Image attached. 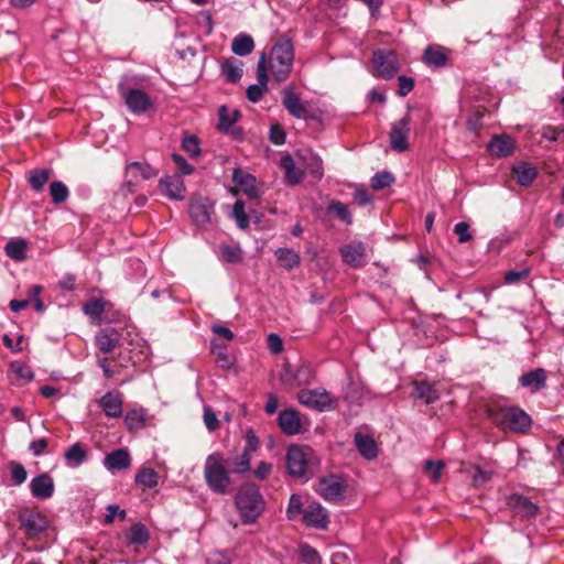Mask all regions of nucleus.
Returning <instances> with one entry per match:
<instances>
[{
    "label": "nucleus",
    "mask_w": 564,
    "mask_h": 564,
    "mask_svg": "<svg viewBox=\"0 0 564 564\" xmlns=\"http://www.w3.org/2000/svg\"><path fill=\"white\" fill-rule=\"evenodd\" d=\"M54 480L47 473L34 477L30 481L31 494L37 499H50L54 494Z\"/></svg>",
    "instance_id": "6ab92c4d"
},
{
    "label": "nucleus",
    "mask_w": 564,
    "mask_h": 564,
    "mask_svg": "<svg viewBox=\"0 0 564 564\" xmlns=\"http://www.w3.org/2000/svg\"><path fill=\"white\" fill-rule=\"evenodd\" d=\"M302 499L299 495H292L289 500L286 514L290 520L295 519L302 512Z\"/></svg>",
    "instance_id": "6e6d98bb"
},
{
    "label": "nucleus",
    "mask_w": 564,
    "mask_h": 564,
    "mask_svg": "<svg viewBox=\"0 0 564 564\" xmlns=\"http://www.w3.org/2000/svg\"><path fill=\"white\" fill-rule=\"evenodd\" d=\"M229 473L221 453L214 452L207 456L204 465V477L213 492L225 495L229 491L232 485Z\"/></svg>",
    "instance_id": "20e7f679"
},
{
    "label": "nucleus",
    "mask_w": 564,
    "mask_h": 564,
    "mask_svg": "<svg viewBox=\"0 0 564 564\" xmlns=\"http://www.w3.org/2000/svg\"><path fill=\"white\" fill-rule=\"evenodd\" d=\"M303 521L307 527L325 529L328 524L327 511L318 502H312L304 510Z\"/></svg>",
    "instance_id": "aec40b11"
},
{
    "label": "nucleus",
    "mask_w": 564,
    "mask_h": 564,
    "mask_svg": "<svg viewBox=\"0 0 564 564\" xmlns=\"http://www.w3.org/2000/svg\"><path fill=\"white\" fill-rule=\"evenodd\" d=\"M232 216L240 229H247L249 227V217L245 210V203L242 200H236L232 208Z\"/></svg>",
    "instance_id": "49530a36"
},
{
    "label": "nucleus",
    "mask_w": 564,
    "mask_h": 564,
    "mask_svg": "<svg viewBox=\"0 0 564 564\" xmlns=\"http://www.w3.org/2000/svg\"><path fill=\"white\" fill-rule=\"evenodd\" d=\"M86 458V452L78 444L72 445L65 453V459L73 466H79Z\"/></svg>",
    "instance_id": "37998d69"
},
{
    "label": "nucleus",
    "mask_w": 564,
    "mask_h": 564,
    "mask_svg": "<svg viewBox=\"0 0 564 564\" xmlns=\"http://www.w3.org/2000/svg\"><path fill=\"white\" fill-rule=\"evenodd\" d=\"M219 259L226 263H239L242 260V250L238 245H221Z\"/></svg>",
    "instance_id": "4c0bfd02"
},
{
    "label": "nucleus",
    "mask_w": 564,
    "mask_h": 564,
    "mask_svg": "<svg viewBox=\"0 0 564 564\" xmlns=\"http://www.w3.org/2000/svg\"><path fill=\"white\" fill-rule=\"evenodd\" d=\"M282 105L294 118L303 120H315L318 118L311 104L308 101L303 102L292 86L284 88Z\"/></svg>",
    "instance_id": "423d86ee"
},
{
    "label": "nucleus",
    "mask_w": 564,
    "mask_h": 564,
    "mask_svg": "<svg viewBox=\"0 0 564 564\" xmlns=\"http://www.w3.org/2000/svg\"><path fill=\"white\" fill-rule=\"evenodd\" d=\"M182 148L192 158H198L200 155V144L196 135H184L182 140Z\"/></svg>",
    "instance_id": "3c124183"
},
{
    "label": "nucleus",
    "mask_w": 564,
    "mask_h": 564,
    "mask_svg": "<svg viewBox=\"0 0 564 564\" xmlns=\"http://www.w3.org/2000/svg\"><path fill=\"white\" fill-rule=\"evenodd\" d=\"M293 61L292 41L282 37L271 48L269 61H267V72L270 70L276 82H284L291 74Z\"/></svg>",
    "instance_id": "f03ea898"
},
{
    "label": "nucleus",
    "mask_w": 564,
    "mask_h": 564,
    "mask_svg": "<svg viewBox=\"0 0 564 564\" xmlns=\"http://www.w3.org/2000/svg\"><path fill=\"white\" fill-rule=\"evenodd\" d=\"M275 256H276L279 263L288 270H292L300 263L299 254L295 251H293L292 249L279 248L275 251Z\"/></svg>",
    "instance_id": "58836bf2"
},
{
    "label": "nucleus",
    "mask_w": 564,
    "mask_h": 564,
    "mask_svg": "<svg viewBox=\"0 0 564 564\" xmlns=\"http://www.w3.org/2000/svg\"><path fill=\"white\" fill-rule=\"evenodd\" d=\"M413 386L414 397L422 400L425 404L434 403L440 399V394L432 383L427 381H415Z\"/></svg>",
    "instance_id": "c756f323"
},
{
    "label": "nucleus",
    "mask_w": 564,
    "mask_h": 564,
    "mask_svg": "<svg viewBox=\"0 0 564 564\" xmlns=\"http://www.w3.org/2000/svg\"><path fill=\"white\" fill-rule=\"evenodd\" d=\"M242 66L243 63L235 57L225 59L220 69L226 82L231 84L239 82L243 74Z\"/></svg>",
    "instance_id": "c85d7f7f"
},
{
    "label": "nucleus",
    "mask_w": 564,
    "mask_h": 564,
    "mask_svg": "<svg viewBox=\"0 0 564 564\" xmlns=\"http://www.w3.org/2000/svg\"><path fill=\"white\" fill-rule=\"evenodd\" d=\"M301 553L306 563L322 564V558H321L318 552L315 549H313L312 546H310V545L303 546Z\"/></svg>",
    "instance_id": "13d9d810"
},
{
    "label": "nucleus",
    "mask_w": 564,
    "mask_h": 564,
    "mask_svg": "<svg viewBox=\"0 0 564 564\" xmlns=\"http://www.w3.org/2000/svg\"><path fill=\"white\" fill-rule=\"evenodd\" d=\"M314 379V370L310 365L302 364L293 366L285 364L280 373V380L289 387H301L312 383Z\"/></svg>",
    "instance_id": "6e6552de"
},
{
    "label": "nucleus",
    "mask_w": 564,
    "mask_h": 564,
    "mask_svg": "<svg viewBox=\"0 0 564 564\" xmlns=\"http://www.w3.org/2000/svg\"><path fill=\"white\" fill-rule=\"evenodd\" d=\"M268 347L272 354H279L283 349V341L276 334H269L268 336Z\"/></svg>",
    "instance_id": "774afa93"
},
{
    "label": "nucleus",
    "mask_w": 564,
    "mask_h": 564,
    "mask_svg": "<svg viewBox=\"0 0 564 564\" xmlns=\"http://www.w3.org/2000/svg\"><path fill=\"white\" fill-rule=\"evenodd\" d=\"M120 335L117 329L107 327L96 335V346L102 354L111 352L118 345Z\"/></svg>",
    "instance_id": "b1692460"
},
{
    "label": "nucleus",
    "mask_w": 564,
    "mask_h": 564,
    "mask_svg": "<svg viewBox=\"0 0 564 564\" xmlns=\"http://www.w3.org/2000/svg\"><path fill=\"white\" fill-rule=\"evenodd\" d=\"M236 507L243 524L254 523L264 511L265 501L256 485H243L236 496Z\"/></svg>",
    "instance_id": "7ed1b4c3"
},
{
    "label": "nucleus",
    "mask_w": 564,
    "mask_h": 564,
    "mask_svg": "<svg viewBox=\"0 0 564 564\" xmlns=\"http://www.w3.org/2000/svg\"><path fill=\"white\" fill-rule=\"evenodd\" d=\"M454 232L458 237V241L460 243H465L471 239V235L469 232V225L465 221L458 223L454 226Z\"/></svg>",
    "instance_id": "052dcab7"
},
{
    "label": "nucleus",
    "mask_w": 564,
    "mask_h": 564,
    "mask_svg": "<svg viewBox=\"0 0 564 564\" xmlns=\"http://www.w3.org/2000/svg\"><path fill=\"white\" fill-rule=\"evenodd\" d=\"M160 191L169 198L174 200H183L185 198V185L180 174L165 176L159 182Z\"/></svg>",
    "instance_id": "f3484780"
},
{
    "label": "nucleus",
    "mask_w": 564,
    "mask_h": 564,
    "mask_svg": "<svg viewBox=\"0 0 564 564\" xmlns=\"http://www.w3.org/2000/svg\"><path fill=\"white\" fill-rule=\"evenodd\" d=\"M141 165L139 162H131L127 166L126 182L122 191L127 193H134L140 184Z\"/></svg>",
    "instance_id": "72a5a7b5"
},
{
    "label": "nucleus",
    "mask_w": 564,
    "mask_h": 564,
    "mask_svg": "<svg viewBox=\"0 0 564 564\" xmlns=\"http://www.w3.org/2000/svg\"><path fill=\"white\" fill-rule=\"evenodd\" d=\"M444 466L445 465L442 460H426L423 469L427 475H430L431 480L436 484L441 479V473Z\"/></svg>",
    "instance_id": "603ef678"
},
{
    "label": "nucleus",
    "mask_w": 564,
    "mask_h": 564,
    "mask_svg": "<svg viewBox=\"0 0 564 564\" xmlns=\"http://www.w3.org/2000/svg\"><path fill=\"white\" fill-rule=\"evenodd\" d=\"M487 415L501 430L516 433L527 432L532 423L531 417L518 406H489Z\"/></svg>",
    "instance_id": "f257e3e1"
},
{
    "label": "nucleus",
    "mask_w": 564,
    "mask_h": 564,
    "mask_svg": "<svg viewBox=\"0 0 564 564\" xmlns=\"http://www.w3.org/2000/svg\"><path fill=\"white\" fill-rule=\"evenodd\" d=\"M100 405L108 416L118 417L122 413L121 399L116 393H106L100 400Z\"/></svg>",
    "instance_id": "f704fd0d"
},
{
    "label": "nucleus",
    "mask_w": 564,
    "mask_h": 564,
    "mask_svg": "<svg viewBox=\"0 0 564 564\" xmlns=\"http://www.w3.org/2000/svg\"><path fill=\"white\" fill-rule=\"evenodd\" d=\"M529 272H530L529 269H522L519 271H514V270L507 271L505 273V281L508 284L517 283L521 280H524L529 275Z\"/></svg>",
    "instance_id": "69168bd1"
},
{
    "label": "nucleus",
    "mask_w": 564,
    "mask_h": 564,
    "mask_svg": "<svg viewBox=\"0 0 564 564\" xmlns=\"http://www.w3.org/2000/svg\"><path fill=\"white\" fill-rule=\"evenodd\" d=\"M10 370L23 383L30 382L33 379V377H34L33 371L31 370V368L28 365L23 364V362H19V361L11 362Z\"/></svg>",
    "instance_id": "c03bdc74"
},
{
    "label": "nucleus",
    "mask_w": 564,
    "mask_h": 564,
    "mask_svg": "<svg viewBox=\"0 0 564 564\" xmlns=\"http://www.w3.org/2000/svg\"><path fill=\"white\" fill-rule=\"evenodd\" d=\"M286 134L280 124H273L270 129V141L275 145H281L285 142Z\"/></svg>",
    "instance_id": "680f3d73"
},
{
    "label": "nucleus",
    "mask_w": 564,
    "mask_h": 564,
    "mask_svg": "<svg viewBox=\"0 0 564 564\" xmlns=\"http://www.w3.org/2000/svg\"><path fill=\"white\" fill-rule=\"evenodd\" d=\"M394 182V176L390 172H379L371 178V187L376 191L389 187Z\"/></svg>",
    "instance_id": "8fccbe9b"
},
{
    "label": "nucleus",
    "mask_w": 564,
    "mask_h": 564,
    "mask_svg": "<svg viewBox=\"0 0 564 564\" xmlns=\"http://www.w3.org/2000/svg\"><path fill=\"white\" fill-rule=\"evenodd\" d=\"M251 457L241 453L238 456L225 459L228 470L235 474H245L250 470Z\"/></svg>",
    "instance_id": "e433bc0d"
},
{
    "label": "nucleus",
    "mask_w": 564,
    "mask_h": 564,
    "mask_svg": "<svg viewBox=\"0 0 564 564\" xmlns=\"http://www.w3.org/2000/svg\"><path fill=\"white\" fill-rule=\"evenodd\" d=\"M355 445L360 455L368 460H371L378 456L377 444L370 435L356 433Z\"/></svg>",
    "instance_id": "cd10ccee"
},
{
    "label": "nucleus",
    "mask_w": 564,
    "mask_h": 564,
    "mask_svg": "<svg viewBox=\"0 0 564 564\" xmlns=\"http://www.w3.org/2000/svg\"><path fill=\"white\" fill-rule=\"evenodd\" d=\"M22 528H24L29 534H40L48 528L47 518L40 511L24 508L19 512L18 517Z\"/></svg>",
    "instance_id": "f8f14e48"
},
{
    "label": "nucleus",
    "mask_w": 564,
    "mask_h": 564,
    "mask_svg": "<svg viewBox=\"0 0 564 564\" xmlns=\"http://www.w3.org/2000/svg\"><path fill=\"white\" fill-rule=\"evenodd\" d=\"M344 491L345 481L336 475L321 478L317 485V492L327 501H340L344 497Z\"/></svg>",
    "instance_id": "9d476101"
},
{
    "label": "nucleus",
    "mask_w": 564,
    "mask_h": 564,
    "mask_svg": "<svg viewBox=\"0 0 564 564\" xmlns=\"http://www.w3.org/2000/svg\"><path fill=\"white\" fill-rule=\"evenodd\" d=\"M172 159L177 166L178 174L182 175H189L193 173L194 167L180 154H173Z\"/></svg>",
    "instance_id": "bf43d9fd"
},
{
    "label": "nucleus",
    "mask_w": 564,
    "mask_h": 564,
    "mask_svg": "<svg viewBox=\"0 0 564 564\" xmlns=\"http://www.w3.org/2000/svg\"><path fill=\"white\" fill-rule=\"evenodd\" d=\"M448 59V55L446 53V50H444L442 46H429L423 54L422 61L434 67H443L446 65Z\"/></svg>",
    "instance_id": "7c9ffc66"
},
{
    "label": "nucleus",
    "mask_w": 564,
    "mask_h": 564,
    "mask_svg": "<svg viewBox=\"0 0 564 564\" xmlns=\"http://www.w3.org/2000/svg\"><path fill=\"white\" fill-rule=\"evenodd\" d=\"M9 469L14 481V485L20 486L26 480L28 473L22 464L12 460L9 463Z\"/></svg>",
    "instance_id": "864d4df0"
},
{
    "label": "nucleus",
    "mask_w": 564,
    "mask_h": 564,
    "mask_svg": "<svg viewBox=\"0 0 564 564\" xmlns=\"http://www.w3.org/2000/svg\"><path fill=\"white\" fill-rule=\"evenodd\" d=\"M299 402L318 411H326L332 408V399L327 392L316 390H302L297 394Z\"/></svg>",
    "instance_id": "dca6fc26"
},
{
    "label": "nucleus",
    "mask_w": 564,
    "mask_h": 564,
    "mask_svg": "<svg viewBox=\"0 0 564 564\" xmlns=\"http://www.w3.org/2000/svg\"><path fill=\"white\" fill-rule=\"evenodd\" d=\"M314 453L308 446L291 445L285 455L288 473L295 478H303L314 464Z\"/></svg>",
    "instance_id": "39448f33"
},
{
    "label": "nucleus",
    "mask_w": 564,
    "mask_h": 564,
    "mask_svg": "<svg viewBox=\"0 0 564 564\" xmlns=\"http://www.w3.org/2000/svg\"><path fill=\"white\" fill-rule=\"evenodd\" d=\"M4 250L12 260L22 261L25 259L26 241L24 239L10 240Z\"/></svg>",
    "instance_id": "ea45409f"
},
{
    "label": "nucleus",
    "mask_w": 564,
    "mask_h": 564,
    "mask_svg": "<svg viewBox=\"0 0 564 564\" xmlns=\"http://www.w3.org/2000/svg\"><path fill=\"white\" fill-rule=\"evenodd\" d=\"M508 508L518 517L523 519L535 518L539 511L536 503L532 502L530 498L512 494L507 498Z\"/></svg>",
    "instance_id": "2eb2a0df"
},
{
    "label": "nucleus",
    "mask_w": 564,
    "mask_h": 564,
    "mask_svg": "<svg viewBox=\"0 0 564 564\" xmlns=\"http://www.w3.org/2000/svg\"><path fill=\"white\" fill-rule=\"evenodd\" d=\"M51 172L48 170H34L30 173L29 183L31 187L39 192L50 180Z\"/></svg>",
    "instance_id": "79ce46f5"
},
{
    "label": "nucleus",
    "mask_w": 564,
    "mask_h": 564,
    "mask_svg": "<svg viewBox=\"0 0 564 564\" xmlns=\"http://www.w3.org/2000/svg\"><path fill=\"white\" fill-rule=\"evenodd\" d=\"M305 169L310 175L316 181H321L324 175L323 160L317 155H311L305 164Z\"/></svg>",
    "instance_id": "a18cd8bd"
},
{
    "label": "nucleus",
    "mask_w": 564,
    "mask_h": 564,
    "mask_svg": "<svg viewBox=\"0 0 564 564\" xmlns=\"http://www.w3.org/2000/svg\"><path fill=\"white\" fill-rule=\"evenodd\" d=\"M280 166L285 173V181L289 185H297L303 181L304 172L296 166L294 159L290 154L281 158Z\"/></svg>",
    "instance_id": "a878e982"
},
{
    "label": "nucleus",
    "mask_w": 564,
    "mask_h": 564,
    "mask_svg": "<svg viewBox=\"0 0 564 564\" xmlns=\"http://www.w3.org/2000/svg\"><path fill=\"white\" fill-rule=\"evenodd\" d=\"M254 48L253 39L247 34H240L232 40L231 51L238 56L249 55Z\"/></svg>",
    "instance_id": "c9c22d12"
},
{
    "label": "nucleus",
    "mask_w": 564,
    "mask_h": 564,
    "mask_svg": "<svg viewBox=\"0 0 564 564\" xmlns=\"http://www.w3.org/2000/svg\"><path fill=\"white\" fill-rule=\"evenodd\" d=\"M411 117L405 115L400 120L392 123L391 131L389 133L390 145L398 152H404L409 150V133H410Z\"/></svg>",
    "instance_id": "9b49d317"
},
{
    "label": "nucleus",
    "mask_w": 564,
    "mask_h": 564,
    "mask_svg": "<svg viewBox=\"0 0 564 564\" xmlns=\"http://www.w3.org/2000/svg\"><path fill=\"white\" fill-rule=\"evenodd\" d=\"M159 484V475L153 468H143V486L154 488Z\"/></svg>",
    "instance_id": "338daca9"
},
{
    "label": "nucleus",
    "mask_w": 564,
    "mask_h": 564,
    "mask_svg": "<svg viewBox=\"0 0 564 564\" xmlns=\"http://www.w3.org/2000/svg\"><path fill=\"white\" fill-rule=\"evenodd\" d=\"M215 215L214 203L202 196H193L189 200V216L199 228H207L213 223Z\"/></svg>",
    "instance_id": "1a4fd4ad"
},
{
    "label": "nucleus",
    "mask_w": 564,
    "mask_h": 564,
    "mask_svg": "<svg viewBox=\"0 0 564 564\" xmlns=\"http://www.w3.org/2000/svg\"><path fill=\"white\" fill-rule=\"evenodd\" d=\"M487 149L495 156L506 158L512 154L514 150V141L507 134L495 135L489 141Z\"/></svg>",
    "instance_id": "5701e85b"
},
{
    "label": "nucleus",
    "mask_w": 564,
    "mask_h": 564,
    "mask_svg": "<svg viewBox=\"0 0 564 564\" xmlns=\"http://www.w3.org/2000/svg\"><path fill=\"white\" fill-rule=\"evenodd\" d=\"M107 302L100 299H90L88 300L84 306V313L93 319H99L101 314L105 312Z\"/></svg>",
    "instance_id": "a19ab883"
},
{
    "label": "nucleus",
    "mask_w": 564,
    "mask_h": 564,
    "mask_svg": "<svg viewBox=\"0 0 564 564\" xmlns=\"http://www.w3.org/2000/svg\"><path fill=\"white\" fill-rule=\"evenodd\" d=\"M104 466L111 473L128 468L130 466L129 453L120 448L107 454L104 458Z\"/></svg>",
    "instance_id": "393cba45"
},
{
    "label": "nucleus",
    "mask_w": 564,
    "mask_h": 564,
    "mask_svg": "<svg viewBox=\"0 0 564 564\" xmlns=\"http://www.w3.org/2000/svg\"><path fill=\"white\" fill-rule=\"evenodd\" d=\"M522 387L531 389L532 392H536L543 389L546 384V375L543 368L529 371L522 375L519 379Z\"/></svg>",
    "instance_id": "bb28decb"
},
{
    "label": "nucleus",
    "mask_w": 564,
    "mask_h": 564,
    "mask_svg": "<svg viewBox=\"0 0 564 564\" xmlns=\"http://www.w3.org/2000/svg\"><path fill=\"white\" fill-rule=\"evenodd\" d=\"M340 253L345 263L354 268H360L364 265L366 254L362 242L358 241L345 245L341 247Z\"/></svg>",
    "instance_id": "4be33fe9"
},
{
    "label": "nucleus",
    "mask_w": 564,
    "mask_h": 564,
    "mask_svg": "<svg viewBox=\"0 0 564 564\" xmlns=\"http://www.w3.org/2000/svg\"><path fill=\"white\" fill-rule=\"evenodd\" d=\"M232 181L248 197L256 199L261 196V189L252 174L236 167L232 172Z\"/></svg>",
    "instance_id": "a211bd4d"
},
{
    "label": "nucleus",
    "mask_w": 564,
    "mask_h": 564,
    "mask_svg": "<svg viewBox=\"0 0 564 564\" xmlns=\"http://www.w3.org/2000/svg\"><path fill=\"white\" fill-rule=\"evenodd\" d=\"M517 182L522 186H529L538 176L536 169L529 163H520L512 167Z\"/></svg>",
    "instance_id": "2f4dec72"
},
{
    "label": "nucleus",
    "mask_w": 564,
    "mask_h": 564,
    "mask_svg": "<svg viewBox=\"0 0 564 564\" xmlns=\"http://www.w3.org/2000/svg\"><path fill=\"white\" fill-rule=\"evenodd\" d=\"M137 77L126 75L119 84V90L128 108L135 113L141 111V91Z\"/></svg>",
    "instance_id": "ddd939ff"
},
{
    "label": "nucleus",
    "mask_w": 564,
    "mask_h": 564,
    "mask_svg": "<svg viewBox=\"0 0 564 564\" xmlns=\"http://www.w3.org/2000/svg\"><path fill=\"white\" fill-rule=\"evenodd\" d=\"M278 422L281 431L286 435H296L302 431L300 413L293 409L281 411Z\"/></svg>",
    "instance_id": "412c9836"
},
{
    "label": "nucleus",
    "mask_w": 564,
    "mask_h": 564,
    "mask_svg": "<svg viewBox=\"0 0 564 564\" xmlns=\"http://www.w3.org/2000/svg\"><path fill=\"white\" fill-rule=\"evenodd\" d=\"M372 65L378 77L391 79L400 69V63L394 51L376 50L372 53Z\"/></svg>",
    "instance_id": "0eeeda50"
},
{
    "label": "nucleus",
    "mask_w": 564,
    "mask_h": 564,
    "mask_svg": "<svg viewBox=\"0 0 564 564\" xmlns=\"http://www.w3.org/2000/svg\"><path fill=\"white\" fill-rule=\"evenodd\" d=\"M218 129L221 132L228 133L239 119L240 112L237 109H229L227 106L223 105L218 109Z\"/></svg>",
    "instance_id": "473e14b6"
},
{
    "label": "nucleus",
    "mask_w": 564,
    "mask_h": 564,
    "mask_svg": "<svg viewBox=\"0 0 564 564\" xmlns=\"http://www.w3.org/2000/svg\"><path fill=\"white\" fill-rule=\"evenodd\" d=\"M259 440L256 436V434L249 430L246 433V446L242 451V453L248 454L249 457H251V454L254 453L258 448Z\"/></svg>",
    "instance_id": "0e129e2a"
},
{
    "label": "nucleus",
    "mask_w": 564,
    "mask_h": 564,
    "mask_svg": "<svg viewBox=\"0 0 564 564\" xmlns=\"http://www.w3.org/2000/svg\"><path fill=\"white\" fill-rule=\"evenodd\" d=\"M328 212L334 214L338 219L350 225L352 223L351 215L345 204L341 202H332L328 206Z\"/></svg>",
    "instance_id": "09e8293b"
},
{
    "label": "nucleus",
    "mask_w": 564,
    "mask_h": 564,
    "mask_svg": "<svg viewBox=\"0 0 564 564\" xmlns=\"http://www.w3.org/2000/svg\"><path fill=\"white\" fill-rule=\"evenodd\" d=\"M50 194L52 200L56 204L63 203L68 197V188L59 181H54L50 184Z\"/></svg>",
    "instance_id": "de8ad7c7"
},
{
    "label": "nucleus",
    "mask_w": 564,
    "mask_h": 564,
    "mask_svg": "<svg viewBox=\"0 0 564 564\" xmlns=\"http://www.w3.org/2000/svg\"><path fill=\"white\" fill-rule=\"evenodd\" d=\"M470 477H471L473 485L476 487H480L484 484H486L488 480H490L491 473L485 471V470L480 469L478 466H474L470 469Z\"/></svg>",
    "instance_id": "5fc2aeb1"
},
{
    "label": "nucleus",
    "mask_w": 564,
    "mask_h": 564,
    "mask_svg": "<svg viewBox=\"0 0 564 564\" xmlns=\"http://www.w3.org/2000/svg\"><path fill=\"white\" fill-rule=\"evenodd\" d=\"M414 88V79L408 76H399L398 77V95L401 97H405L410 94Z\"/></svg>",
    "instance_id": "4d7b16f0"
},
{
    "label": "nucleus",
    "mask_w": 564,
    "mask_h": 564,
    "mask_svg": "<svg viewBox=\"0 0 564 564\" xmlns=\"http://www.w3.org/2000/svg\"><path fill=\"white\" fill-rule=\"evenodd\" d=\"M258 84H252L247 88V98L251 102H258L268 90L269 75L267 74V56L262 53L257 64Z\"/></svg>",
    "instance_id": "4468645a"
},
{
    "label": "nucleus",
    "mask_w": 564,
    "mask_h": 564,
    "mask_svg": "<svg viewBox=\"0 0 564 564\" xmlns=\"http://www.w3.org/2000/svg\"><path fill=\"white\" fill-rule=\"evenodd\" d=\"M204 423L208 431H216L219 427L217 415L210 408L204 409Z\"/></svg>",
    "instance_id": "e2e57ef3"
}]
</instances>
